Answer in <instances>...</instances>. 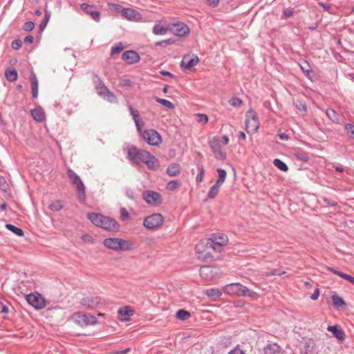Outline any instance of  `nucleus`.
Instances as JSON below:
<instances>
[{
    "mask_svg": "<svg viewBox=\"0 0 354 354\" xmlns=\"http://www.w3.org/2000/svg\"><path fill=\"white\" fill-rule=\"evenodd\" d=\"M87 218L97 227H102L110 232H118L120 224L113 218L97 213H88Z\"/></svg>",
    "mask_w": 354,
    "mask_h": 354,
    "instance_id": "f257e3e1",
    "label": "nucleus"
},
{
    "mask_svg": "<svg viewBox=\"0 0 354 354\" xmlns=\"http://www.w3.org/2000/svg\"><path fill=\"white\" fill-rule=\"evenodd\" d=\"M104 245L115 251H129L133 248V243L120 238H106L103 241Z\"/></svg>",
    "mask_w": 354,
    "mask_h": 354,
    "instance_id": "f03ea898",
    "label": "nucleus"
},
{
    "mask_svg": "<svg viewBox=\"0 0 354 354\" xmlns=\"http://www.w3.org/2000/svg\"><path fill=\"white\" fill-rule=\"evenodd\" d=\"M149 156V152L145 150L139 149L134 145L128 147L127 158L133 164L140 165L144 162L145 158Z\"/></svg>",
    "mask_w": 354,
    "mask_h": 354,
    "instance_id": "7ed1b4c3",
    "label": "nucleus"
},
{
    "mask_svg": "<svg viewBox=\"0 0 354 354\" xmlns=\"http://www.w3.org/2000/svg\"><path fill=\"white\" fill-rule=\"evenodd\" d=\"M245 128L248 133H255L259 128V122L256 112L250 109L245 114Z\"/></svg>",
    "mask_w": 354,
    "mask_h": 354,
    "instance_id": "20e7f679",
    "label": "nucleus"
},
{
    "mask_svg": "<svg viewBox=\"0 0 354 354\" xmlns=\"http://www.w3.org/2000/svg\"><path fill=\"white\" fill-rule=\"evenodd\" d=\"M164 222V217L160 213L147 216L143 221V225L148 230H156L160 227Z\"/></svg>",
    "mask_w": 354,
    "mask_h": 354,
    "instance_id": "39448f33",
    "label": "nucleus"
},
{
    "mask_svg": "<svg viewBox=\"0 0 354 354\" xmlns=\"http://www.w3.org/2000/svg\"><path fill=\"white\" fill-rule=\"evenodd\" d=\"M71 319L81 327L93 325L97 323L95 317L77 312L71 316Z\"/></svg>",
    "mask_w": 354,
    "mask_h": 354,
    "instance_id": "423d86ee",
    "label": "nucleus"
},
{
    "mask_svg": "<svg viewBox=\"0 0 354 354\" xmlns=\"http://www.w3.org/2000/svg\"><path fill=\"white\" fill-rule=\"evenodd\" d=\"M139 133L143 140L150 145H158L162 141L160 135L154 129L140 130Z\"/></svg>",
    "mask_w": 354,
    "mask_h": 354,
    "instance_id": "0eeeda50",
    "label": "nucleus"
},
{
    "mask_svg": "<svg viewBox=\"0 0 354 354\" xmlns=\"http://www.w3.org/2000/svg\"><path fill=\"white\" fill-rule=\"evenodd\" d=\"M27 302L37 310H40L46 306V300L39 293H30L26 297Z\"/></svg>",
    "mask_w": 354,
    "mask_h": 354,
    "instance_id": "6e6552de",
    "label": "nucleus"
},
{
    "mask_svg": "<svg viewBox=\"0 0 354 354\" xmlns=\"http://www.w3.org/2000/svg\"><path fill=\"white\" fill-rule=\"evenodd\" d=\"M142 198L147 203L153 206H158L162 202V198L160 194L155 191H145L142 193Z\"/></svg>",
    "mask_w": 354,
    "mask_h": 354,
    "instance_id": "1a4fd4ad",
    "label": "nucleus"
},
{
    "mask_svg": "<svg viewBox=\"0 0 354 354\" xmlns=\"http://www.w3.org/2000/svg\"><path fill=\"white\" fill-rule=\"evenodd\" d=\"M122 16L128 20L139 21L142 19V15L137 10L127 8H122L121 10Z\"/></svg>",
    "mask_w": 354,
    "mask_h": 354,
    "instance_id": "9d476101",
    "label": "nucleus"
},
{
    "mask_svg": "<svg viewBox=\"0 0 354 354\" xmlns=\"http://www.w3.org/2000/svg\"><path fill=\"white\" fill-rule=\"evenodd\" d=\"M301 350L305 354H314L315 344L313 339L303 337L300 342Z\"/></svg>",
    "mask_w": 354,
    "mask_h": 354,
    "instance_id": "9b49d317",
    "label": "nucleus"
},
{
    "mask_svg": "<svg viewBox=\"0 0 354 354\" xmlns=\"http://www.w3.org/2000/svg\"><path fill=\"white\" fill-rule=\"evenodd\" d=\"M81 9L87 15H90L91 17L95 21L98 22L100 20V12L99 11L95 10L94 6L89 5L85 3H83L80 5Z\"/></svg>",
    "mask_w": 354,
    "mask_h": 354,
    "instance_id": "f8f14e48",
    "label": "nucleus"
},
{
    "mask_svg": "<svg viewBox=\"0 0 354 354\" xmlns=\"http://www.w3.org/2000/svg\"><path fill=\"white\" fill-rule=\"evenodd\" d=\"M102 299L99 297L88 296L81 300V304L87 308L93 309L101 304Z\"/></svg>",
    "mask_w": 354,
    "mask_h": 354,
    "instance_id": "ddd939ff",
    "label": "nucleus"
},
{
    "mask_svg": "<svg viewBox=\"0 0 354 354\" xmlns=\"http://www.w3.org/2000/svg\"><path fill=\"white\" fill-rule=\"evenodd\" d=\"M228 241L227 236H222L221 241H212L210 239L207 240L206 248L207 249H213L215 251L220 252L221 248L225 245Z\"/></svg>",
    "mask_w": 354,
    "mask_h": 354,
    "instance_id": "4468645a",
    "label": "nucleus"
},
{
    "mask_svg": "<svg viewBox=\"0 0 354 354\" xmlns=\"http://www.w3.org/2000/svg\"><path fill=\"white\" fill-rule=\"evenodd\" d=\"M209 145L216 159L223 160L226 158V154L222 151L221 145L218 141H211Z\"/></svg>",
    "mask_w": 354,
    "mask_h": 354,
    "instance_id": "2eb2a0df",
    "label": "nucleus"
},
{
    "mask_svg": "<svg viewBox=\"0 0 354 354\" xmlns=\"http://www.w3.org/2000/svg\"><path fill=\"white\" fill-rule=\"evenodd\" d=\"M198 62L199 59L196 55L193 57H190L189 55H185L183 57L180 62V66L183 70L190 69L191 68L196 66Z\"/></svg>",
    "mask_w": 354,
    "mask_h": 354,
    "instance_id": "dca6fc26",
    "label": "nucleus"
},
{
    "mask_svg": "<svg viewBox=\"0 0 354 354\" xmlns=\"http://www.w3.org/2000/svg\"><path fill=\"white\" fill-rule=\"evenodd\" d=\"M122 58L124 61L129 64L138 63L140 61V55L135 50H127L123 53Z\"/></svg>",
    "mask_w": 354,
    "mask_h": 354,
    "instance_id": "f3484780",
    "label": "nucleus"
},
{
    "mask_svg": "<svg viewBox=\"0 0 354 354\" xmlns=\"http://www.w3.org/2000/svg\"><path fill=\"white\" fill-rule=\"evenodd\" d=\"M150 170H157L160 167V161L149 152V156L145 158L144 162Z\"/></svg>",
    "mask_w": 354,
    "mask_h": 354,
    "instance_id": "a211bd4d",
    "label": "nucleus"
},
{
    "mask_svg": "<svg viewBox=\"0 0 354 354\" xmlns=\"http://www.w3.org/2000/svg\"><path fill=\"white\" fill-rule=\"evenodd\" d=\"M243 285L239 283H233L226 285L224 288V291L229 295H241V291Z\"/></svg>",
    "mask_w": 354,
    "mask_h": 354,
    "instance_id": "6ab92c4d",
    "label": "nucleus"
},
{
    "mask_svg": "<svg viewBox=\"0 0 354 354\" xmlns=\"http://www.w3.org/2000/svg\"><path fill=\"white\" fill-rule=\"evenodd\" d=\"M119 319L121 321H129V317L133 315L134 311L130 306H125L123 308H119L118 310Z\"/></svg>",
    "mask_w": 354,
    "mask_h": 354,
    "instance_id": "aec40b11",
    "label": "nucleus"
},
{
    "mask_svg": "<svg viewBox=\"0 0 354 354\" xmlns=\"http://www.w3.org/2000/svg\"><path fill=\"white\" fill-rule=\"evenodd\" d=\"M261 354H283V353L278 344H268L263 348Z\"/></svg>",
    "mask_w": 354,
    "mask_h": 354,
    "instance_id": "412c9836",
    "label": "nucleus"
},
{
    "mask_svg": "<svg viewBox=\"0 0 354 354\" xmlns=\"http://www.w3.org/2000/svg\"><path fill=\"white\" fill-rule=\"evenodd\" d=\"M299 66L301 70L306 76V77H308L310 80H313L315 78V72L311 69V67L308 62H306V60H303L299 64Z\"/></svg>",
    "mask_w": 354,
    "mask_h": 354,
    "instance_id": "4be33fe9",
    "label": "nucleus"
},
{
    "mask_svg": "<svg viewBox=\"0 0 354 354\" xmlns=\"http://www.w3.org/2000/svg\"><path fill=\"white\" fill-rule=\"evenodd\" d=\"M201 277L205 280H211L214 277V269L209 266H204L199 270Z\"/></svg>",
    "mask_w": 354,
    "mask_h": 354,
    "instance_id": "5701e85b",
    "label": "nucleus"
},
{
    "mask_svg": "<svg viewBox=\"0 0 354 354\" xmlns=\"http://www.w3.org/2000/svg\"><path fill=\"white\" fill-rule=\"evenodd\" d=\"M327 330L331 332L337 339L343 341L345 339L344 331L337 325L328 326Z\"/></svg>",
    "mask_w": 354,
    "mask_h": 354,
    "instance_id": "b1692460",
    "label": "nucleus"
},
{
    "mask_svg": "<svg viewBox=\"0 0 354 354\" xmlns=\"http://www.w3.org/2000/svg\"><path fill=\"white\" fill-rule=\"evenodd\" d=\"M30 81L31 84L32 88V95L33 98H37L38 96V91H39V82L37 77L35 73H32L30 76Z\"/></svg>",
    "mask_w": 354,
    "mask_h": 354,
    "instance_id": "393cba45",
    "label": "nucleus"
},
{
    "mask_svg": "<svg viewBox=\"0 0 354 354\" xmlns=\"http://www.w3.org/2000/svg\"><path fill=\"white\" fill-rule=\"evenodd\" d=\"M30 112L32 117L35 121L41 122L45 120V113L41 107L32 109Z\"/></svg>",
    "mask_w": 354,
    "mask_h": 354,
    "instance_id": "a878e982",
    "label": "nucleus"
},
{
    "mask_svg": "<svg viewBox=\"0 0 354 354\" xmlns=\"http://www.w3.org/2000/svg\"><path fill=\"white\" fill-rule=\"evenodd\" d=\"M76 185L77 197L80 201H84L86 198V188L82 180L75 183Z\"/></svg>",
    "mask_w": 354,
    "mask_h": 354,
    "instance_id": "bb28decb",
    "label": "nucleus"
},
{
    "mask_svg": "<svg viewBox=\"0 0 354 354\" xmlns=\"http://www.w3.org/2000/svg\"><path fill=\"white\" fill-rule=\"evenodd\" d=\"M326 115L328 118L333 122L339 124L340 122L341 116L333 109H328L326 111Z\"/></svg>",
    "mask_w": 354,
    "mask_h": 354,
    "instance_id": "cd10ccee",
    "label": "nucleus"
},
{
    "mask_svg": "<svg viewBox=\"0 0 354 354\" xmlns=\"http://www.w3.org/2000/svg\"><path fill=\"white\" fill-rule=\"evenodd\" d=\"M326 269L328 270H329L330 272H333V274H337L339 277L348 281L354 285V277H353L350 274H346L344 272H342L341 271L337 270L331 267H327Z\"/></svg>",
    "mask_w": 354,
    "mask_h": 354,
    "instance_id": "c85d7f7f",
    "label": "nucleus"
},
{
    "mask_svg": "<svg viewBox=\"0 0 354 354\" xmlns=\"http://www.w3.org/2000/svg\"><path fill=\"white\" fill-rule=\"evenodd\" d=\"M176 27L175 33L178 36L184 37L189 32V27L185 24H176Z\"/></svg>",
    "mask_w": 354,
    "mask_h": 354,
    "instance_id": "c756f323",
    "label": "nucleus"
},
{
    "mask_svg": "<svg viewBox=\"0 0 354 354\" xmlns=\"http://www.w3.org/2000/svg\"><path fill=\"white\" fill-rule=\"evenodd\" d=\"M294 156L300 161L304 162H307L309 160V155L308 153L303 151L302 149H297L294 152Z\"/></svg>",
    "mask_w": 354,
    "mask_h": 354,
    "instance_id": "7c9ffc66",
    "label": "nucleus"
},
{
    "mask_svg": "<svg viewBox=\"0 0 354 354\" xmlns=\"http://www.w3.org/2000/svg\"><path fill=\"white\" fill-rule=\"evenodd\" d=\"M180 172V167L178 164H171L167 169V174L169 176H176Z\"/></svg>",
    "mask_w": 354,
    "mask_h": 354,
    "instance_id": "2f4dec72",
    "label": "nucleus"
},
{
    "mask_svg": "<svg viewBox=\"0 0 354 354\" xmlns=\"http://www.w3.org/2000/svg\"><path fill=\"white\" fill-rule=\"evenodd\" d=\"M5 77L6 80L10 82H13L17 80V71L15 69L8 68L5 71Z\"/></svg>",
    "mask_w": 354,
    "mask_h": 354,
    "instance_id": "473e14b6",
    "label": "nucleus"
},
{
    "mask_svg": "<svg viewBox=\"0 0 354 354\" xmlns=\"http://www.w3.org/2000/svg\"><path fill=\"white\" fill-rule=\"evenodd\" d=\"M202 246H203L202 243L196 245V252L198 253L199 254H201V256H200L199 257H203L205 261L212 260L213 257L210 254L209 252H206V250H204V251L201 250V248Z\"/></svg>",
    "mask_w": 354,
    "mask_h": 354,
    "instance_id": "72a5a7b5",
    "label": "nucleus"
},
{
    "mask_svg": "<svg viewBox=\"0 0 354 354\" xmlns=\"http://www.w3.org/2000/svg\"><path fill=\"white\" fill-rule=\"evenodd\" d=\"M205 292L208 297L214 299L218 298L222 295L221 290L218 288L207 289Z\"/></svg>",
    "mask_w": 354,
    "mask_h": 354,
    "instance_id": "f704fd0d",
    "label": "nucleus"
},
{
    "mask_svg": "<svg viewBox=\"0 0 354 354\" xmlns=\"http://www.w3.org/2000/svg\"><path fill=\"white\" fill-rule=\"evenodd\" d=\"M221 185V184H217V182H216V183L210 187L207 193V197L211 199L214 198L217 196Z\"/></svg>",
    "mask_w": 354,
    "mask_h": 354,
    "instance_id": "c9c22d12",
    "label": "nucleus"
},
{
    "mask_svg": "<svg viewBox=\"0 0 354 354\" xmlns=\"http://www.w3.org/2000/svg\"><path fill=\"white\" fill-rule=\"evenodd\" d=\"M331 299L333 301V306L336 308L343 307L346 305L344 300L336 294L332 295Z\"/></svg>",
    "mask_w": 354,
    "mask_h": 354,
    "instance_id": "e433bc0d",
    "label": "nucleus"
},
{
    "mask_svg": "<svg viewBox=\"0 0 354 354\" xmlns=\"http://www.w3.org/2000/svg\"><path fill=\"white\" fill-rule=\"evenodd\" d=\"M191 317V313L185 309H179L176 313V317L181 321H185Z\"/></svg>",
    "mask_w": 354,
    "mask_h": 354,
    "instance_id": "4c0bfd02",
    "label": "nucleus"
},
{
    "mask_svg": "<svg viewBox=\"0 0 354 354\" xmlns=\"http://www.w3.org/2000/svg\"><path fill=\"white\" fill-rule=\"evenodd\" d=\"M50 12L49 10H45V17L39 24V32H41L46 28L50 18Z\"/></svg>",
    "mask_w": 354,
    "mask_h": 354,
    "instance_id": "58836bf2",
    "label": "nucleus"
},
{
    "mask_svg": "<svg viewBox=\"0 0 354 354\" xmlns=\"http://www.w3.org/2000/svg\"><path fill=\"white\" fill-rule=\"evenodd\" d=\"M6 229H8L9 231L13 232L15 234H16L18 236H23L24 233L22 229L17 227L12 224H6Z\"/></svg>",
    "mask_w": 354,
    "mask_h": 354,
    "instance_id": "ea45409f",
    "label": "nucleus"
},
{
    "mask_svg": "<svg viewBox=\"0 0 354 354\" xmlns=\"http://www.w3.org/2000/svg\"><path fill=\"white\" fill-rule=\"evenodd\" d=\"M63 203L62 201L55 200L51 202L49 205L48 208L54 212H58L63 208Z\"/></svg>",
    "mask_w": 354,
    "mask_h": 354,
    "instance_id": "a19ab883",
    "label": "nucleus"
},
{
    "mask_svg": "<svg viewBox=\"0 0 354 354\" xmlns=\"http://www.w3.org/2000/svg\"><path fill=\"white\" fill-rule=\"evenodd\" d=\"M154 100L159 104H162V106H165L166 108L169 109H174L175 108V106L173 103H171L170 101L160 98L157 96L154 97Z\"/></svg>",
    "mask_w": 354,
    "mask_h": 354,
    "instance_id": "79ce46f5",
    "label": "nucleus"
},
{
    "mask_svg": "<svg viewBox=\"0 0 354 354\" xmlns=\"http://www.w3.org/2000/svg\"><path fill=\"white\" fill-rule=\"evenodd\" d=\"M67 176L71 180L73 185L77 183L78 181L81 180L80 176L71 169L68 168L67 170Z\"/></svg>",
    "mask_w": 354,
    "mask_h": 354,
    "instance_id": "37998d69",
    "label": "nucleus"
},
{
    "mask_svg": "<svg viewBox=\"0 0 354 354\" xmlns=\"http://www.w3.org/2000/svg\"><path fill=\"white\" fill-rule=\"evenodd\" d=\"M168 28L167 27L156 24L153 28V32L157 35H163L167 33Z\"/></svg>",
    "mask_w": 354,
    "mask_h": 354,
    "instance_id": "c03bdc74",
    "label": "nucleus"
},
{
    "mask_svg": "<svg viewBox=\"0 0 354 354\" xmlns=\"http://www.w3.org/2000/svg\"><path fill=\"white\" fill-rule=\"evenodd\" d=\"M273 164L276 167L282 171H287L288 170V167L287 165L280 159H274Z\"/></svg>",
    "mask_w": 354,
    "mask_h": 354,
    "instance_id": "a18cd8bd",
    "label": "nucleus"
},
{
    "mask_svg": "<svg viewBox=\"0 0 354 354\" xmlns=\"http://www.w3.org/2000/svg\"><path fill=\"white\" fill-rule=\"evenodd\" d=\"M95 88L97 90V94L103 97H104L106 93L109 91L104 83L95 85Z\"/></svg>",
    "mask_w": 354,
    "mask_h": 354,
    "instance_id": "49530a36",
    "label": "nucleus"
},
{
    "mask_svg": "<svg viewBox=\"0 0 354 354\" xmlns=\"http://www.w3.org/2000/svg\"><path fill=\"white\" fill-rule=\"evenodd\" d=\"M217 172L218 176V178L216 180L217 184L222 185L225 180L227 173L223 169H218Z\"/></svg>",
    "mask_w": 354,
    "mask_h": 354,
    "instance_id": "de8ad7c7",
    "label": "nucleus"
},
{
    "mask_svg": "<svg viewBox=\"0 0 354 354\" xmlns=\"http://www.w3.org/2000/svg\"><path fill=\"white\" fill-rule=\"evenodd\" d=\"M124 49V46L122 43L120 42L116 44L114 46L111 48V55L113 56L116 54L120 53Z\"/></svg>",
    "mask_w": 354,
    "mask_h": 354,
    "instance_id": "09e8293b",
    "label": "nucleus"
},
{
    "mask_svg": "<svg viewBox=\"0 0 354 354\" xmlns=\"http://www.w3.org/2000/svg\"><path fill=\"white\" fill-rule=\"evenodd\" d=\"M255 295L256 293L251 290L250 289L244 286H242L240 296L253 297Z\"/></svg>",
    "mask_w": 354,
    "mask_h": 354,
    "instance_id": "8fccbe9b",
    "label": "nucleus"
},
{
    "mask_svg": "<svg viewBox=\"0 0 354 354\" xmlns=\"http://www.w3.org/2000/svg\"><path fill=\"white\" fill-rule=\"evenodd\" d=\"M196 120L198 123L205 124L208 122V116L203 113H197L195 115Z\"/></svg>",
    "mask_w": 354,
    "mask_h": 354,
    "instance_id": "3c124183",
    "label": "nucleus"
},
{
    "mask_svg": "<svg viewBox=\"0 0 354 354\" xmlns=\"http://www.w3.org/2000/svg\"><path fill=\"white\" fill-rule=\"evenodd\" d=\"M345 130L346 131L347 135L349 138H354V125L351 123H346L345 124Z\"/></svg>",
    "mask_w": 354,
    "mask_h": 354,
    "instance_id": "603ef678",
    "label": "nucleus"
},
{
    "mask_svg": "<svg viewBox=\"0 0 354 354\" xmlns=\"http://www.w3.org/2000/svg\"><path fill=\"white\" fill-rule=\"evenodd\" d=\"M180 187V183L178 180H171L166 186V188L169 191H174Z\"/></svg>",
    "mask_w": 354,
    "mask_h": 354,
    "instance_id": "864d4df0",
    "label": "nucleus"
},
{
    "mask_svg": "<svg viewBox=\"0 0 354 354\" xmlns=\"http://www.w3.org/2000/svg\"><path fill=\"white\" fill-rule=\"evenodd\" d=\"M9 189V185L3 176H0V190L7 192Z\"/></svg>",
    "mask_w": 354,
    "mask_h": 354,
    "instance_id": "5fc2aeb1",
    "label": "nucleus"
},
{
    "mask_svg": "<svg viewBox=\"0 0 354 354\" xmlns=\"http://www.w3.org/2000/svg\"><path fill=\"white\" fill-rule=\"evenodd\" d=\"M228 354H247L246 351L242 346L237 345L234 349L231 350Z\"/></svg>",
    "mask_w": 354,
    "mask_h": 354,
    "instance_id": "6e6d98bb",
    "label": "nucleus"
},
{
    "mask_svg": "<svg viewBox=\"0 0 354 354\" xmlns=\"http://www.w3.org/2000/svg\"><path fill=\"white\" fill-rule=\"evenodd\" d=\"M34 28H35L34 22L29 21L24 23L22 28L24 31L30 32V31L34 29Z\"/></svg>",
    "mask_w": 354,
    "mask_h": 354,
    "instance_id": "4d7b16f0",
    "label": "nucleus"
},
{
    "mask_svg": "<svg viewBox=\"0 0 354 354\" xmlns=\"http://www.w3.org/2000/svg\"><path fill=\"white\" fill-rule=\"evenodd\" d=\"M107 101L110 102H117V97L116 96L111 93L110 91H108V93H106L105 96L104 97Z\"/></svg>",
    "mask_w": 354,
    "mask_h": 354,
    "instance_id": "13d9d810",
    "label": "nucleus"
},
{
    "mask_svg": "<svg viewBox=\"0 0 354 354\" xmlns=\"http://www.w3.org/2000/svg\"><path fill=\"white\" fill-rule=\"evenodd\" d=\"M230 104L232 106H235V107H239L241 106V104H243V102L241 99H239V97H232L230 101H229Z\"/></svg>",
    "mask_w": 354,
    "mask_h": 354,
    "instance_id": "bf43d9fd",
    "label": "nucleus"
},
{
    "mask_svg": "<svg viewBox=\"0 0 354 354\" xmlns=\"http://www.w3.org/2000/svg\"><path fill=\"white\" fill-rule=\"evenodd\" d=\"M22 42L19 39L12 41L11 46L14 50H19L21 48Z\"/></svg>",
    "mask_w": 354,
    "mask_h": 354,
    "instance_id": "052dcab7",
    "label": "nucleus"
},
{
    "mask_svg": "<svg viewBox=\"0 0 354 354\" xmlns=\"http://www.w3.org/2000/svg\"><path fill=\"white\" fill-rule=\"evenodd\" d=\"M139 117H140V115H137L136 116H133V118L134 120V122H135L136 126L138 129V131H140V130H141L140 126H141V124H143V122L142 120L139 119Z\"/></svg>",
    "mask_w": 354,
    "mask_h": 354,
    "instance_id": "680f3d73",
    "label": "nucleus"
},
{
    "mask_svg": "<svg viewBox=\"0 0 354 354\" xmlns=\"http://www.w3.org/2000/svg\"><path fill=\"white\" fill-rule=\"evenodd\" d=\"M120 216L123 221L128 219L130 216L129 213L124 207H122L120 209Z\"/></svg>",
    "mask_w": 354,
    "mask_h": 354,
    "instance_id": "e2e57ef3",
    "label": "nucleus"
},
{
    "mask_svg": "<svg viewBox=\"0 0 354 354\" xmlns=\"http://www.w3.org/2000/svg\"><path fill=\"white\" fill-rule=\"evenodd\" d=\"M296 107L299 110V111H306V105L305 103H304L303 102L300 101V100H297L296 104Z\"/></svg>",
    "mask_w": 354,
    "mask_h": 354,
    "instance_id": "0e129e2a",
    "label": "nucleus"
},
{
    "mask_svg": "<svg viewBox=\"0 0 354 354\" xmlns=\"http://www.w3.org/2000/svg\"><path fill=\"white\" fill-rule=\"evenodd\" d=\"M205 173V169L203 166L199 167V174L196 176V180L198 182H202L203 180V176Z\"/></svg>",
    "mask_w": 354,
    "mask_h": 354,
    "instance_id": "69168bd1",
    "label": "nucleus"
},
{
    "mask_svg": "<svg viewBox=\"0 0 354 354\" xmlns=\"http://www.w3.org/2000/svg\"><path fill=\"white\" fill-rule=\"evenodd\" d=\"M323 201L328 206L335 207L337 205V202L333 201L328 198H323Z\"/></svg>",
    "mask_w": 354,
    "mask_h": 354,
    "instance_id": "338daca9",
    "label": "nucleus"
},
{
    "mask_svg": "<svg viewBox=\"0 0 354 354\" xmlns=\"http://www.w3.org/2000/svg\"><path fill=\"white\" fill-rule=\"evenodd\" d=\"M93 81L95 84V85L103 84V82L101 80L100 77L95 73L93 74Z\"/></svg>",
    "mask_w": 354,
    "mask_h": 354,
    "instance_id": "774afa93",
    "label": "nucleus"
}]
</instances>
